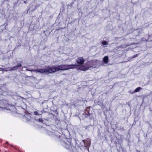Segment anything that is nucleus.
<instances>
[{
	"label": "nucleus",
	"mask_w": 152,
	"mask_h": 152,
	"mask_svg": "<svg viewBox=\"0 0 152 152\" xmlns=\"http://www.w3.org/2000/svg\"><path fill=\"white\" fill-rule=\"evenodd\" d=\"M78 65L76 64H61L58 66H56V71L59 70H65L70 69H73L77 67Z\"/></svg>",
	"instance_id": "nucleus-1"
},
{
	"label": "nucleus",
	"mask_w": 152,
	"mask_h": 152,
	"mask_svg": "<svg viewBox=\"0 0 152 152\" xmlns=\"http://www.w3.org/2000/svg\"><path fill=\"white\" fill-rule=\"evenodd\" d=\"M9 104L5 100H0V110H3L5 112H8L9 110Z\"/></svg>",
	"instance_id": "nucleus-2"
},
{
	"label": "nucleus",
	"mask_w": 152,
	"mask_h": 152,
	"mask_svg": "<svg viewBox=\"0 0 152 152\" xmlns=\"http://www.w3.org/2000/svg\"><path fill=\"white\" fill-rule=\"evenodd\" d=\"M59 137L61 139V144L66 148L69 149L71 145V140L65 138L62 139L61 137Z\"/></svg>",
	"instance_id": "nucleus-3"
},
{
	"label": "nucleus",
	"mask_w": 152,
	"mask_h": 152,
	"mask_svg": "<svg viewBox=\"0 0 152 152\" xmlns=\"http://www.w3.org/2000/svg\"><path fill=\"white\" fill-rule=\"evenodd\" d=\"M46 73H52L57 72L56 66H48L46 68Z\"/></svg>",
	"instance_id": "nucleus-4"
},
{
	"label": "nucleus",
	"mask_w": 152,
	"mask_h": 152,
	"mask_svg": "<svg viewBox=\"0 0 152 152\" xmlns=\"http://www.w3.org/2000/svg\"><path fill=\"white\" fill-rule=\"evenodd\" d=\"M92 62H88V64L86 65V66L85 67H82L80 69L83 71H86L91 67H95L96 66L95 65L92 64Z\"/></svg>",
	"instance_id": "nucleus-5"
},
{
	"label": "nucleus",
	"mask_w": 152,
	"mask_h": 152,
	"mask_svg": "<svg viewBox=\"0 0 152 152\" xmlns=\"http://www.w3.org/2000/svg\"><path fill=\"white\" fill-rule=\"evenodd\" d=\"M84 60L83 57H79L77 59L76 62L78 64L81 65L84 63Z\"/></svg>",
	"instance_id": "nucleus-6"
},
{
	"label": "nucleus",
	"mask_w": 152,
	"mask_h": 152,
	"mask_svg": "<svg viewBox=\"0 0 152 152\" xmlns=\"http://www.w3.org/2000/svg\"><path fill=\"white\" fill-rule=\"evenodd\" d=\"M22 69V66L21 64H19L17 66L12 67L11 70H14L17 69Z\"/></svg>",
	"instance_id": "nucleus-7"
},
{
	"label": "nucleus",
	"mask_w": 152,
	"mask_h": 152,
	"mask_svg": "<svg viewBox=\"0 0 152 152\" xmlns=\"http://www.w3.org/2000/svg\"><path fill=\"white\" fill-rule=\"evenodd\" d=\"M25 118L27 121H29L31 118V114H27L25 116Z\"/></svg>",
	"instance_id": "nucleus-8"
},
{
	"label": "nucleus",
	"mask_w": 152,
	"mask_h": 152,
	"mask_svg": "<svg viewBox=\"0 0 152 152\" xmlns=\"http://www.w3.org/2000/svg\"><path fill=\"white\" fill-rule=\"evenodd\" d=\"M10 111L12 112H16V108L13 105H10Z\"/></svg>",
	"instance_id": "nucleus-9"
},
{
	"label": "nucleus",
	"mask_w": 152,
	"mask_h": 152,
	"mask_svg": "<svg viewBox=\"0 0 152 152\" xmlns=\"http://www.w3.org/2000/svg\"><path fill=\"white\" fill-rule=\"evenodd\" d=\"M58 132L57 131H53V132H48V134L50 135H56L57 134Z\"/></svg>",
	"instance_id": "nucleus-10"
},
{
	"label": "nucleus",
	"mask_w": 152,
	"mask_h": 152,
	"mask_svg": "<svg viewBox=\"0 0 152 152\" xmlns=\"http://www.w3.org/2000/svg\"><path fill=\"white\" fill-rule=\"evenodd\" d=\"M103 61L105 64H107L109 61L108 57L107 56L104 57L103 58Z\"/></svg>",
	"instance_id": "nucleus-11"
},
{
	"label": "nucleus",
	"mask_w": 152,
	"mask_h": 152,
	"mask_svg": "<svg viewBox=\"0 0 152 152\" xmlns=\"http://www.w3.org/2000/svg\"><path fill=\"white\" fill-rule=\"evenodd\" d=\"M39 117L38 119L37 118H35L36 120L39 122L43 123V121L42 120V117L41 116H39Z\"/></svg>",
	"instance_id": "nucleus-12"
},
{
	"label": "nucleus",
	"mask_w": 152,
	"mask_h": 152,
	"mask_svg": "<svg viewBox=\"0 0 152 152\" xmlns=\"http://www.w3.org/2000/svg\"><path fill=\"white\" fill-rule=\"evenodd\" d=\"M83 141L85 145L87 146L90 145L91 142L90 141H87V140H83Z\"/></svg>",
	"instance_id": "nucleus-13"
},
{
	"label": "nucleus",
	"mask_w": 152,
	"mask_h": 152,
	"mask_svg": "<svg viewBox=\"0 0 152 152\" xmlns=\"http://www.w3.org/2000/svg\"><path fill=\"white\" fill-rule=\"evenodd\" d=\"M38 72L41 73H46V69H38Z\"/></svg>",
	"instance_id": "nucleus-14"
},
{
	"label": "nucleus",
	"mask_w": 152,
	"mask_h": 152,
	"mask_svg": "<svg viewBox=\"0 0 152 152\" xmlns=\"http://www.w3.org/2000/svg\"><path fill=\"white\" fill-rule=\"evenodd\" d=\"M84 115H85V117H87L88 116H90L91 114L89 113L88 112L86 111L84 113Z\"/></svg>",
	"instance_id": "nucleus-15"
},
{
	"label": "nucleus",
	"mask_w": 152,
	"mask_h": 152,
	"mask_svg": "<svg viewBox=\"0 0 152 152\" xmlns=\"http://www.w3.org/2000/svg\"><path fill=\"white\" fill-rule=\"evenodd\" d=\"M142 88L140 87H138L134 91V92H137L140 91Z\"/></svg>",
	"instance_id": "nucleus-16"
},
{
	"label": "nucleus",
	"mask_w": 152,
	"mask_h": 152,
	"mask_svg": "<svg viewBox=\"0 0 152 152\" xmlns=\"http://www.w3.org/2000/svg\"><path fill=\"white\" fill-rule=\"evenodd\" d=\"M34 113L35 115H39V116H40L41 115V114H39L36 111H35L34 112Z\"/></svg>",
	"instance_id": "nucleus-17"
},
{
	"label": "nucleus",
	"mask_w": 152,
	"mask_h": 152,
	"mask_svg": "<svg viewBox=\"0 0 152 152\" xmlns=\"http://www.w3.org/2000/svg\"><path fill=\"white\" fill-rule=\"evenodd\" d=\"M102 44L103 45H107L108 44L107 42L106 41H103L102 42Z\"/></svg>",
	"instance_id": "nucleus-18"
},
{
	"label": "nucleus",
	"mask_w": 152,
	"mask_h": 152,
	"mask_svg": "<svg viewBox=\"0 0 152 152\" xmlns=\"http://www.w3.org/2000/svg\"><path fill=\"white\" fill-rule=\"evenodd\" d=\"M31 72L34 71L35 72H38V69H33V70H31Z\"/></svg>",
	"instance_id": "nucleus-19"
},
{
	"label": "nucleus",
	"mask_w": 152,
	"mask_h": 152,
	"mask_svg": "<svg viewBox=\"0 0 152 152\" xmlns=\"http://www.w3.org/2000/svg\"><path fill=\"white\" fill-rule=\"evenodd\" d=\"M2 91L1 89L0 88V95H2L3 93L2 92Z\"/></svg>",
	"instance_id": "nucleus-20"
},
{
	"label": "nucleus",
	"mask_w": 152,
	"mask_h": 152,
	"mask_svg": "<svg viewBox=\"0 0 152 152\" xmlns=\"http://www.w3.org/2000/svg\"><path fill=\"white\" fill-rule=\"evenodd\" d=\"M137 56L138 55L137 54L135 55L132 57V58L137 57Z\"/></svg>",
	"instance_id": "nucleus-21"
},
{
	"label": "nucleus",
	"mask_w": 152,
	"mask_h": 152,
	"mask_svg": "<svg viewBox=\"0 0 152 152\" xmlns=\"http://www.w3.org/2000/svg\"><path fill=\"white\" fill-rule=\"evenodd\" d=\"M39 6V5H36L35 6V9L37 7H38Z\"/></svg>",
	"instance_id": "nucleus-22"
},
{
	"label": "nucleus",
	"mask_w": 152,
	"mask_h": 152,
	"mask_svg": "<svg viewBox=\"0 0 152 152\" xmlns=\"http://www.w3.org/2000/svg\"><path fill=\"white\" fill-rule=\"evenodd\" d=\"M4 71H8L9 70V69H7V70H5V69H4Z\"/></svg>",
	"instance_id": "nucleus-23"
},
{
	"label": "nucleus",
	"mask_w": 152,
	"mask_h": 152,
	"mask_svg": "<svg viewBox=\"0 0 152 152\" xmlns=\"http://www.w3.org/2000/svg\"><path fill=\"white\" fill-rule=\"evenodd\" d=\"M150 74L152 76V71L150 72Z\"/></svg>",
	"instance_id": "nucleus-24"
},
{
	"label": "nucleus",
	"mask_w": 152,
	"mask_h": 152,
	"mask_svg": "<svg viewBox=\"0 0 152 152\" xmlns=\"http://www.w3.org/2000/svg\"><path fill=\"white\" fill-rule=\"evenodd\" d=\"M27 70L29 71H31V70H29L28 69H26Z\"/></svg>",
	"instance_id": "nucleus-25"
},
{
	"label": "nucleus",
	"mask_w": 152,
	"mask_h": 152,
	"mask_svg": "<svg viewBox=\"0 0 152 152\" xmlns=\"http://www.w3.org/2000/svg\"><path fill=\"white\" fill-rule=\"evenodd\" d=\"M24 3H25V4H26V1H24Z\"/></svg>",
	"instance_id": "nucleus-26"
}]
</instances>
